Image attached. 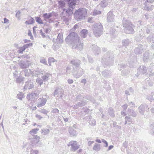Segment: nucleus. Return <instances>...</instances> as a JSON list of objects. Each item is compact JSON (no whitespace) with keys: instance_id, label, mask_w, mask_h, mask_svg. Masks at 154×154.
I'll list each match as a JSON object with an SVG mask.
<instances>
[{"instance_id":"338daca9","label":"nucleus","mask_w":154,"mask_h":154,"mask_svg":"<svg viewBox=\"0 0 154 154\" xmlns=\"http://www.w3.org/2000/svg\"><path fill=\"white\" fill-rule=\"evenodd\" d=\"M4 22H2V23H9V20L8 19H7L6 18H4Z\"/></svg>"},{"instance_id":"c756f323","label":"nucleus","mask_w":154,"mask_h":154,"mask_svg":"<svg viewBox=\"0 0 154 154\" xmlns=\"http://www.w3.org/2000/svg\"><path fill=\"white\" fill-rule=\"evenodd\" d=\"M108 112L109 115L112 117H114L115 116L114 111L112 108H109L108 110Z\"/></svg>"},{"instance_id":"13d9d810","label":"nucleus","mask_w":154,"mask_h":154,"mask_svg":"<svg viewBox=\"0 0 154 154\" xmlns=\"http://www.w3.org/2000/svg\"><path fill=\"white\" fill-rule=\"evenodd\" d=\"M128 105L130 106L131 107H135V104L134 103L132 102H129L128 103Z\"/></svg>"},{"instance_id":"603ef678","label":"nucleus","mask_w":154,"mask_h":154,"mask_svg":"<svg viewBox=\"0 0 154 154\" xmlns=\"http://www.w3.org/2000/svg\"><path fill=\"white\" fill-rule=\"evenodd\" d=\"M32 45V43H31L27 44L24 45L23 47L25 48V49H26V48H28L30 46Z\"/></svg>"},{"instance_id":"052dcab7","label":"nucleus","mask_w":154,"mask_h":154,"mask_svg":"<svg viewBox=\"0 0 154 154\" xmlns=\"http://www.w3.org/2000/svg\"><path fill=\"white\" fill-rule=\"evenodd\" d=\"M48 63L54 62L55 61V60L53 57H50L48 59Z\"/></svg>"},{"instance_id":"0eeeda50","label":"nucleus","mask_w":154,"mask_h":154,"mask_svg":"<svg viewBox=\"0 0 154 154\" xmlns=\"http://www.w3.org/2000/svg\"><path fill=\"white\" fill-rule=\"evenodd\" d=\"M81 63V61L78 59H73L70 62V63L73 65L72 67L73 69H77L78 67H81L79 66Z\"/></svg>"},{"instance_id":"a19ab883","label":"nucleus","mask_w":154,"mask_h":154,"mask_svg":"<svg viewBox=\"0 0 154 154\" xmlns=\"http://www.w3.org/2000/svg\"><path fill=\"white\" fill-rule=\"evenodd\" d=\"M38 111L40 113L44 114L46 115H47V113L48 112L47 110L44 109L38 110Z\"/></svg>"},{"instance_id":"39448f33","label":"nucleus","mask_w":154,"mask_h":154,"mask_svg":"<svg viewBox=\"0 0 154 154\" xmlns=\"http://www.w3.org/2000/svg\"><path fill=\"white\" fill-rule=\"evenodd\" d=\"M68 146H71L70 150L75 152L79 148L80 145H78L76 141H71L68 144Z\"/></svg>"},{"instance_id":"774afa93","label":"nucleus","mask_w":154,"mask_h":154,"mask_svg":"<svg viewBox=\"0 0 154 154\" xmlns=\"http://www.w3.org/2000/svg\"><path fill=\"white\" fill-rule=\"evenodd\" d=\"M35 117L39 120H41L42 118V116L38 114H36L35 115Z\"/></svg>"},{"instance_id":"a878e982","label":"nucleus","mask_w":154,"mask_h":154,"mask_svg":"<svg viewBox=\"0 0 154 154\" xmlns=\"http://www.w3.org/2000/svg\"><path fill=\"white\" fill-rule=\"evenodd\" d=\"M16 82L17 83L20 84L22 82L24 81V78L23 77H22V76H20V75L17 78H16Z\"/></svg>"},{"instance_id":"8fccbe9b","label":"nucleus","mask_w":154,"mask_h":154,"mask_svg":"<svg viewBox=\"0 0 154 154\" xmlns=\"http://www.w3.org/2000/svg\"><path fill=\"white\" fill-rule=\"evenodd\" d=\"M20 12L19 11H18L16 13L15 15L16 17L17 18L18 20L20 19Z\"/></svg>"},{"instance_id":"37998d69","label":"nucleus","mask_w":154,"mask_h":154,"mask_svg":"<svg viewBox=\"0 0 154 154\" xmlns=\"http://www.w3.org/2000/svg\"><path fill=\"white\" fill-rule=\"evenodd\" d=\"M92 31H93V33L95 35V36H96V25L94 24L92 26Z\"/></svg>"},{"instance_id":"423d86ee","label":"nucleus","mask_w":154,"mask_h":154,"mask_svg":"<svg viewBox=\"0 0 154 154\" xmlns=\"http://www.w3.org/2000/svg\"><path fill=\"white\" fill-rule=\"evenodd\" d=\"M33 80H28L25 82L24 87L25 89H30L34 88Z\"/></svg>"},{"instance_id":"f704fd0d","label":"nucleus","mask_w":154,"mask_h":154,"mask_svg":"<svg viewBox=\"0 0 154 154\" xmlns=\"http://www.w3.org/2000/svg\"><path fill=\"white\" fill-rule=\"evenodd\" d=\"M73 9L71 8H68L66 10V13L68 16H70L73 14L72 10Z\"/></svg>"},{"instance_id":"dca6fc26","label":"nucleus","mask_w":154,"mask_h":154,"mask_svg":"<svg viewBox=\"0 0 154 154\" xmlns=\"http://www.w3.org/2000/svg\"><path fill=\"white\" fill-rule=\"evenodd\" d=\"M40 93V91L38 90H36L32 92L30 95L29 96L32 98L35 99L37 98L38 97L39 94Z\"/></svg>"},{"instance_id":"3c124183","label":"nucleus","mask_w":154,"mask_h":154,"mask_svg":"<svg viewBox=\"0 0 154 154\" xmlns=\"http://www.w3.org/2000/svg\"><path fill=\"white\" fill-rule=\"evenodd\" d=\"M39 33L42 36V37L43 38H45V33L43 32L42 30V29H40L39 32Z\"/></svg>"},{"instance_id":"9d476101","label":"nucleus","mask_w":154,"mask_h":154,"mask_svg":"<svg viewBox=\"0 0 154 154\" xmlns=\"http://www.w3.org/2000/svg\"><path fill=\"white\" fill-rule=\"evenodd\" d=\"M40 138L39 136L36 135L34 136L32 138L30 139V141L32 146H35L36 145V144L39 142Z\"/></svg>"},{"instance_id":"1a4fd4ad","label":"nucleus","mask_w":154,"mask_h":154,"mask_svg":"<svg viewBox=\"0 0 154 154\" xmlns=\"http://www.w3.org/2000/svg\"><path fill=\"white\" fill-rule=\"evenodd\" d=\"M45 72L43 70L41 71L40 73L42 75L41 78L43 80V82H45L49 79V77L51 76V74L48 72L44 73Z\"/></svg>"},{"instance_id":"ddd939ff","label":"nucleus","mask_w":154,"mask_h":154,"mask_svg":"<svg viewBox=\"0 0 154 154\" xmlns=\"http://www.w3.org/2000/svg\"><path fill=\"white\" fill-rule=\"evenodd\" d=\"M63 34L61 33H59L58 34L57 39H53L54 42L57 43L58 44L62 43L63 42Z\"/></svg>"},{"instance_id":"09e8293b","label":"nucleus","mask_w":154,"mask_h":154,"mask_svg":"<svg viewBox=\"0 0 154 154\" xmlns=\"http://www.w3.org/2000/svg\"><path fill=\"white\" fill-rule=\"evenodd\" d=\"M71 68L70 66H68L66 68V74H70L71 72Z\"/></svg>"},{"instance_id":"a211bd4d","label":"nucleus","mask_w":154,"mask_h":154,"mask_svg":"<svg viewBox=\"0 0 154 154\" xmlns=\"http://www.w3.org/2000/svg\"><path fill=\"white\" fill-rule=\"evenodd\" d=\"M143 46L141 45H139L134 50V52L136 54H140L143 51Z\"/></svg>"},{"instance_id":"4c0bfd02","label":"nucleus","mask_w":154,"mask_h":154,"mask_svg":"<svg viewBox=\"0 0 154 154\" xmlns=\"http://www.w3.org/2000/svg\"><path fill=\"white\" fill-rule=\"evenodd\" d=\"M36 82L39 85L41 86L43 84V80L40 78H38L36 80Z\"/></svg>"},{"instance_id":"c85d7f7f","label":"nucleus","mask_w":154,"mask_h":154,"mask_svg":"<svg viewBox=\"0 0 154 154\" xmlns=\"http://www.w3.org/2000/svg\"><path fill=\"white\" fill-rule=\"evenodd\" d=\"M50 130L49 129L43 128L41 132L43 135H47L50 133Z\"/></svg>"},{"instance_id":"cd10ccee","label":"nucleus","mask_w":154,"mask_h":154,"mask_svg":"<svg viewBox=\"0 0 154 154\" xmlns=\"http://www.w3.org/2000/svg\"><path fill=\"white\" fill-rule=\"evenodd\" d=\"M102 75L105 77H108L111 75V72L109 70H105L102 72Z\"/></svg>"},{"instance_id":"69168bd1","label":"nucleus","mask_w":154,"mask_h":154,"mask_svg":"<svg viewBox=\"0 0 154 154\" xmlns=\"http://www.w3.org/2000/svg\"><path fill=\"white\" fill-rule=\"evenodd\" d=\"M102 141L103 143H105L106 144V145L105 146L107 147L108 146V143L104 139H102Z\"/></svg>"},{"instance_id":"e2e57ef3","label":"nucleus","mask_w":154,"mask_h":154,"mask_svg":"<svg viewBox=\"0 0 154 154\" xmlns=\"http://www.w3.org/2000/svg\"><path fill=\"white\" fill-rule=\"evenodd\" d=\"M17 98L21 100L23 98V96L20 94H18L17 96Z\"/></svg>"},{"instance_id":"ea45409f","label":"nucleus","mask_w":154,"mask_h":154,"mask_svg":"<svg viewBox=\"0 0 154 154\" xmlns=\"http://www.w3.org/2000/svg\"><path fill=\"white\" fill-rule=\"evenodd\" d=\"M40 62L45 65H47L46 59L43 57H41L40 59Z\"/></svg>"},{"instance_id":"4d7b16f0","label":"nucleus","mask_w":154,"mask_h":154,"mask_svg":"<svg viewBox=\"0 0 154 154\" xmlns=\"http://www.w3.org/2000/svg\"><path fill=\"white\" fill-rule=\"evenodd\" d=\"M125 120L127 122H131L132 119L129 116H126L125 117Z\"/></svg>"},{"instance_id":"f03ea898","label":"nucleus","mask_w":154,"mask_h":154,"mask_svg":"<svg viewBox=\"0 0 154 154\" xmlns=\"http://www.w3.org/2000/svg\"><path fill=\"white\" fill-rule=\"evenodd\" d=\"M86 13L85 9L83 8H80L75 11L74 14L75 18L77 21H80L85 18Z\"/></svg>"},{"instance_id":"0e129e2a","label":"nucleus","mask_w":154,"mask_h":154,"mask_svg":"<svg viewBox=\"0 0 154 154\" xmlns=\"http://www.w3.org/2000/svg\"><path fill=\"white\" fill-rule=\"evenodd\" d=\"M59 112V110L56 108L54 109L51 111L52 112L54 113H58Z\"/></svg>"},{"instance_id":"6ab92c4d","label":"nucleus","mask_w":154,"mask_h":154,"mask_svg":"<svg viewBox=\"0 0 154 154\" xmlns=\"http://www.w3.org/2000/svg\"><path fill=\"white\" fill-rule=\"evenodd\" d=\"M148 42L151 44V46L153 49H154V35H150L148 38Z\"/></svg>"},{"instance_id":"bb28decb","label":"nucleus","mask_w":154,"mask_h":154,"mask_svg":"<svg viewBox=\"0 0 154 154\" xmlns=\"http://www.w3.org/2000/svg\"><path fill=\"white\" fill-rule=\"evenodd\" d=\"M147 99L152 101L154 100V93H152L150 94H149L146 97Z\"/></svg>"},{"instance_id":"bf43d9fd","label":"nucleus","mask_w":154,"mask_h":154,"mask_svg":"<svg viewBox=\"0 0 154 154\" xmlns=\"http://www.w3.org/2000/svg\"><path fill=\"white\" fill-rule=\"evenodd\" d=\"M19 72V74H20L21 72H15V73H13V76L14 78H17L18 77V73Z\"/></svg>"},{"instance_id":"9b49d317","label":"nucleus","mask_w":154,"mask_h":154,"mask_svg":"<svg viewBox=\"0 0 154 154\" xmlns=\"http://www.w3.org/2000/svg\"><path fill=\"white\" fill-rule=\"evenodd\" d=\"M147 73V69L146 67L144 66H140L137 69V74H146ZM138 75L137 76H138Z\"/></svg>"},{"instance_id":"f3484780","label":"nucleus","mask_w":154,"mask_h":154,"mask_svg":"<svg viewBox=\"0 0 154 154\" xmlns=\"http://www.w3.org/2000/svg\"><path fill=\"white\" fill-rule=\"evenodd\" d=\"M114 16L112 12L110 11L107 14V21L111 22L114 21Z\"/></svg>"},{"instance_id":"473e14b6","label":"nucleus","mask_w":154,"mask_h":154,"mask_svg":"<svg viewBox=\"0 0 154 154\" xmlns=\"http://www.w3.org/2000/svg\"><path fill=\"white\" fill-rule=\"evenodd\" d=\"M69 4V8H71L73 9V6H74L75 5V2L73 1V0H70L69 2H68Z\"/></svg>"},{"instance_id":"2f4dec72","label":"nucleus","mask_w":154,"mask_h":154,"mask_svg":"<svg viewBox=\"0 0 154 154\" xmlns=\"http://www.w3.org/2000/svg\"><path fill=\"white\" fill-rule=\"evenodd\" d=\"M35 23L34 19L32 17H31L30 19L27 21H26L25 23L26 24L29 25Z\"/></svg>"},{"instance_id":"c9c22d12","label":"nucleus","mask_w":154,"mask_h":154,"mask_svg":"<svg viewBox=\"0 0 154 154\" xmlns=\"http://www.w3.org/2000/svg\"><path fill=\"white\" fill-rule=\"evenodd\" d=\"M38 130L39 129L38 128H34L31 130L29 131V133L30 134L33 136L34 134H36L37 133Z\"/></svg>"},{"instance_id":"7ed1b4c3","label":"nucleus","mask_w":154,"mask_h":154,"mask_svg":"<svg viewBox=\"0 0 154 154\" xmlns=\"http://www.w3.org/2000/svg\"><path fill=\"white\" fill-rule=\"evenodd\" d=\"M123 27L124 28L125 32L128 34H133L134 33V29L133 25L128 21H124Z\"/></svg>"},{"instance_id":"f8f14e48","label":"nucleus","mask_w":154,"mask_h":154,"mask_svg":"<svg viewBox=\"0 0 154 154\" xmlns=\"http://www.w3.org/2000/svg\"><path fill=\"white\" fill-rule=\"evenodd\" d=\"M103 26L100 23H97V36H100L103 34Z\"/></svg>"},{"instance_id":"6e6552de","label":"nucleus","mask_w":154,"mask_h":154,"mask_svg":"<svg viewBox=\"0 0 154 154\" xmlns=\"http://www.w3.org/2000/svg\"><path fill=\"white\" fill-rule=\"evenodd\" d=\"M47 102V99L43 97L39 98L36 103V106L38 107H41L44 106Z\"/></svg>"},{"instance_id":"79ce46f5","label":"nucleus","mask_w":154,"mask_h":154,"mask_svg":"<svg viewBox=\"0 0 154 154\" xmlns=\"http://www.w3.org/2000/svg\"><path fill=\"white\" fill-rule=\"evenodd\" d=\"M122 43L123 45L126 46L129 45L130 42L128 39H124L122 41Z\"/></svg>"},{"instance_id":"49530a36","label":"nucleus","mask_w":154,"mask_h":154,"mask_svg":"<svg viewBox=\"0 0 154 154\" xmlns=\"http://www.w3.org/2000/svg\"><path fill=\"white\" fill-rule=\"evenodd\" d=\"M107 63V64L109 65H112L113 63V60L112 58H111V59H110V58H109V59H108L107 60V61L106 63Z\"/></svg>"},{"instance_id":"7c9ffc66","label":"nucleus","mask_w":154,"mask_h":154,"mask_svg":"<svg viewBox=\"0 0 154 154\" xmlns=\"http://www.w3.org/2000/svg\"><path fill=\"white\" fill-rule=\"evenodd\" d=\"M86 102L85 101H82L81 102H78L75 106L74 107L75 108H78L79 106H83L85 105Z\"/></svg>"},{"instance_id":"864d4df0","label":"nucleus","mask_w":154,"mask_h":154,"mask_svg":"<svg viewBox=\"0 0 154 154\" xmlns=\"http://www.w3.org/2000/svg\"><path fill=\"white\" fill-rule=\"evenodd\" d=\"M25 48L23 47L20 48V49L18 51V53H22L25 50Z\"/></svg>"},{"instance_id":"a18cd8bd","label":"nucleus","mask_w":154,"mask_h":154,"mask_svg":"<svg viewBox=\"0 0 154 154\" xmlns=\"http://www.w3.org/2000/svg\"><path fill=\"white\" fill-rule=\"evenodd\" d=\"M31 72V70L30 69H25L24 70L25 76H28L29 75Z\"/></svg>"},{"instance_id":"20e7f679","label":"nucleus","mask_w":154,"mask_h":154,"mask_svg":"<svg viewBox=\"0 0 154 154\" xmlns=\"http://www.w3.org/2000/svg\"><path fill=\"white\" fill-rule=\"evenodd\" d=\"M72 73L74 77L78 79L81 77L84 74V71L81 67H78L77 69H73Z\"/></svg>"},{"instance_id":"b1692460","label":"nucleus","mask_w":154,"mask_h":154,"mask_svg":"<svg viewBox=\"0 0 154 154\" xmlns=\"http://www.w3.org/2000/svg\"><path fill=\"white\" fill-rule=\"evenodd\" d=\"M128 114L129 115L134 117L137 116V113L134 110L129 109H128Z\"/></svg>"},{"instance_id":"6e6d98bb","label":"nucleus","mask_w":154,"mask_h":154,"mask_svg":"<svg viewBox=\"0 0 154 154\" xmlns=\"http://www.w3.org/2000/svg\"><path fill=\"white\" fill-rule=\"evenodd\" d=\"M38 151L37 150H32L31 151L30 154H38Z\"/></svg>"},{"instance_id":"393cba45","label":"nucleus","mask_w":154,"mask_h":154,"mask_svg":"<svg viewBox=\"0 0 154 154\" xmlns=\"http://www.w3.org/2000/svg\"><path fill=\"white\" fill-rule=\"evenodd\" d=\"M150 58V57L149 56V54L148 52H145L144 54L143 59L144 61H148V60Z\"/></svg>"},{"instance_id":"412c9836","label":"nucleus","mask_w":154,"mask_h":154,"mask_svg":"<svg viewBox=\"0 0 154 154\" xmlns=\"http://www.w3.org/2000/svg\"><path fill=\"white\" fill-rule=\"evenodd\" d=\"M19 64L22 69L26 68L29 66V64L27 62L23 61H20Z\"/></svg>"},{"instance_id":"5fc2aeb1","label":"nucleus","mask_w":154,"mask_h":154,"mask_svg":"<svg viewBox=\"0 0 154 154\" xmlns=\"http://www.w3.org/2000/svg\"><path fill=\"white\" fill-rule=\"evenodd\" d=\"M78 28V26L77 24H75L73 27L71 29V30L72 31H74Z\"/></svg>"},{"instance_id":"c03bdc74","label":"nucleus","mask_w":154,"mask_h":154,"mask_svg":"<svg viewBox=\"0 0 154 154\" xmlns=\"http://www.w3.org/2000/svg\"><path fill=\"white\" fill-rule=\"evenodd\" d=\"M61 89H56L54 92V93L53 94V95L55 96L56 95H57L58 97L59 95V93L60 92Z\"/></svg>"},{"instance_id":"aec40b11","label":"nucleus","mask_w":154,"mask_h":154,"mask_svg":"<svg viewBox=\"0 0 154 154\" xmlns=\"http://www.w3.org/2000/svg\"><path fill=\"white\" fill-rule=\"evenodd\" d=\"M69 131L70 136L72 137H76L77 135L75 130L71 127H69Z\"/></svg>"},{"instance_id":"58836bf2","label":"nucleus","mask_w":154,"mask_h":154,"mask_svg":"<svg viewBox=\"0 0 154 154\" xmlns=\"http://www.w3.org/2000/svg\"><path fill=\"white\" fill-rule=\"evenodd\" d=\"M58 4L60 8H63L64 7L65 3L63 1H60L58 2Z\"/></svg>"},{"instance_id":"2eb2a0df","label":"nucleus","mask_w":154,"mask_h":154,"mask_svg":"<svg viewBox=\"0 0 154 154\" xmlns=\"http://www.w3.org/2000/svg\"><path fill=\"white\" fill-rule=\"evenodd\" d=\"M54 13V12L52 11L51 13L43 14L42 15V17L44 18V20L47 21V19H49L51 17L53 16Z\"/></svg>"},{"instance_id":"72a5a7b5","label":"nucleus","mask_w":154,"mask_h":154,"mask_svg":"<svg viewBox=\"0 0 154 154\" xmlns=\"http://www.w3.org/2000/svg\"><path fill=\"white\" fill-rule=\"evenodd\" d=\"M35 19L36 22L39 24H43L44 23L41 18L38 17H35Z\"/></svg>"},{"instance_id":"680f3d73","label":"nucleus","mask_w":154,"mask_h":154,"mask_svg":"<svg viewBox=\"0 0 154 154\" xmlns=\"http://www.w3.org/2000/svg\"><path fill=\"white\" fill-rule=\"evenodd\" d=\"M51 31V28H48L45 29V32L46 33H49L50 31Z\"/></svg>"},{"instance_id":"4468645a","label":"nucleus","mask_w":154,"mask_h":154,"mask_svg":"<svg viewBox=\"0 0 154 154\" xmlns=\"http://www.w3.org/2000/svg\"><path fill=\"white\" fill-rule=\"evenodd\" d=\"M148 108L149 109V108L148 107V106L146 104H142L138 108L139 111L140 113L143 115L145 111L146 108Z\"/></svg>"},{"instance_id":"5701e85b","label":"nucleus","mask_w":154,"mask_h":154,"mask_svg":"<svg viewBox=\"0 0 154 154\" xmlns=\"http://www.w3.org/2000/svg\"><path fill=\"white\" fill-rule=\"evenodd\" d=\"M88 30L86 29H83L81 32L80 35L83 38H85L88 35Z\"/></svg>"},{"instance_id":"4be33fe9","label":"nucleus","mask_w":154,"mask_h":154,"mask_svg":"<svg viewBox=\"0 0 154 154\" xmlns=\"http://www.w3.org/2000/svg\"><path fill=\"white\" fill-rule=\"evenodd\" d=\"M107 5V3L105 1H103L101 2L100 4L97 7L98 8L101 7L100 10H103L104 8L106 7Z\"/></svg>"},{"instance_id":"f257e3e1","label":"nucleus","mask_w":154,"mask_h":154,"mask_svg":"<svg viewBox=\"0 0 154 154\" xmlns=\"http://www.w3.org/2000/svg\"><path fill=\"white\" fill-rule=\"evenodd\" d=\"M67 44L72 46L73 49H77L81 51L83 48V42H81L80 37L77 33L70 32L65 39Z\"/></svg>"},{"instance_id":"de8ad7c7","label":"nucleus","mask_w":154,"mask_h":154,"mask_svg":"<svg viewBox=\"0 0 154 154\" xmlns=\"http://www.w3.org/2000/svg\"><path fill=\"white\" fill-rule=\"evenodd\" d=\"M95 19H94V17H89L88 19V22L90 23H93L95 21Z\"/></svg>"},{"instance_id":"e433bc0d","label":"nucleus","mask_w":154,"mask_h":154,"mask_svg":"<svg viewBox=\"0 0 154 154\" xmlns=\"http://www.w3.org/2000/svg\"><path fill=\"white\" fill-rule=\"evenodd\" d=\"M149 132L151 134L154 136V123L150 125Z\"/></svg>"}]
</instances>
